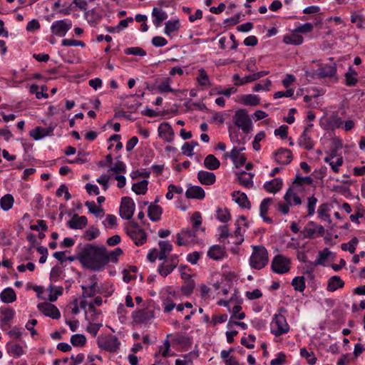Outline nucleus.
<instances>
[{
  "label": "nucleus",
  "mask_w": 365,
  "mask_h": 365,
  "mask_svg": "<svg viewBox=\"0 0 365 365\" xmlns=\"http://www.w3.org/2000/svg\"><path fill=\"white\" fill-rule=\"evenodd\" d=\"M343 125L341 118L337 114H332L326 119L325 130H335L341 128Z\"/></svg>",
  "instance_id": "393cba45"
},
{
  "label": "nucleus",
  "mask_w": 365,
  "mask_h": 365,
  "mask_svg": "<svg viewBox=\"0 0 365 365\" xmlns=\"http://www.w3.org/2000/svg\"><path fill=\"white\" fill-rule=\"evenodd\" d=\"M300 355L307 360L309 365H314L317 362V358L313 351H308L305 348L300 349Z\"/></svg>",
  "instance_id": "4d7b16f0"
},
{
  "label": "nucleus",
  "mask_w": 365,
  "mask_h": 365,
  "mask_svg": "<svg viewBox=\"0 0 365 365\" xmlns=\"http://www.w3.org/2000/svg\"><path fill=\"white\" fill-rule=\"evenodd\" d=\"M358 242H359L358 239L356 237H353L347 243L341 244V250L344 251H346V252L348 251L350 253L353 254L355 252Z\"/></svg>",
  "instance_id": "13d9d810"
},
{
  "label": "nucleus",
  "mask_w": 365,
  "mask_h": 365,
  "mask_svg": "<svg viewBox=\"0 0 365 365\" xmlns=\"http://www.w3.org/2000/svg\"><path fill=\"white\" fill-rule=\"evenodd\" d=\"M324 160L330 165L331 170L335 173L339 172L340 168L344 163V159L341 156H337L336 159H332V157H325Z\"/></svg>",
  "instance_id": "e433bc0d"
},
{
  "label": "nucleus",
  "mask_w": 365,
  "mask_h": 365,
  "mask_svg": "<svg viewBox=\"0 0 365 365\" xmlns=\"http://www.w3.org/2000/svg\"><path fill=\"white\" fill-rule=\"evenodd\" d=\"M324 232L323 226L313 222H309L302 231L304 238H312L315 235H322Z\"/></svg>",
  "instance_id": "4468645a"
},
{
  "label": "nucleus",
  "mask_w": 365,
  "mask_h": 365,
  "mask_svg": "<svg viewBox=\"0 0 365 365\" xmlns=\"http://www.w3.org/2000/svg\"><path fill=\"white\" fill-rule=\"evenodd\" d=\"M197 179L202 185H211L215 183L216 177L213 173L200 170L197 173Z\"/></svg>",
  "instance_id": "c85d7f7f"
},
{
  "label": "nucleus",
  "mask_w": 365,
  "mask_h": 365,
  "mask_svg": "<svg viewBox=\"0 0 365 365\" xmlns=\"http://www.w3.org/2000/svg\"><path fill=\"white\" fill-rule=\"evenodd\" d=\"M1 300L6 304H10L16 300V294L12 288L4 289L0 294Z\"/></svg>",
  "instance_id": "4c0bfd02"
},
{
  "label": "nucleus",
  "mask_w": 365,
  "mask_h": 365,
  "mask_svg": "<svg viewBox=\"0 0 365 365\" xmlns=\"http://www.w3.org/2000/svg\"><path fill=\"white\" fill-rule=\"evenodd\" d=\"M274 160L278 164L288 165L292 160V154L290 150L279 148L274 153Z\"/></svg>",
  "instance_id": "a211bd4d"
},
{
  "label": "nucleus",
  "mask_w": 365,
  "mask_h": 365,
  "mask_svg": "<svg viewBox=\"0 0 365 365\" xmlns=\"http://www.w3.org/2000/svg\"><path fill=\"white\" fill-rule=\"evenodd\" d=\"M162 212V207L158 205L151 204L148 207V215L152 221L156 222L160 220Z\"/></svg>",
  "instance_id": "58836bf2"
},
{
  "label": "nucleus",
  "mask_w": 365,
  "mask_h": 365,
  "mask_svg": "<svg viewBox=\"0 0 365 365\" xmlns=\"http://www.w3.org/2000/svg\"><path fill=\"white\" fill-rule=\"evenodd\" d=\"M216 218L222 222H227L230 220V214L227 208L217 207L216 210Z\"/></svg>",
  "instance_id": "864d4df0"
},
{
  "label": "nucleus",
  "mask_w": 365,
  "mask_h": 365,
  "mask_svg": "<svg viewBox=\"0 0 365 365\" xmlns=\"http://www.w3.org/2000/svg\"><path fill=\"white\" fill-rule=\"evenodd\" d=\"M336 73V68L334 65H324L319 69V75L322 77H332Z\"/></svg>",
  "instance_id": "09e8293b"
},
{
  "label": "nucleus",
  "mask_w": 365,
  "mask_h": 365,
  "mask_svg": "<svg viewBox=\"0 0 365 365\" xmlns=\"http://www.w3.org/2000/svg\"><path fill=\"white\" fill-rule=\"evenodd\" d=\"M6 349L7 354L14 358H19L24 354L23 347L20 344L13 341H9L6 344Z\"/></svg>",
  "instance_id": "b1692460"
},
{
  "label": "nucleus",
  "mask_w": 365,
  "mask_h": 365,
  "mask_svg": "<svg viewBox=\"0 0 365 365\" xmlns=\"http://www.w3.org/2000/svg\"><path fill=\"white\" fill-rule=\"evenodd\" d=\"M152 16L153 18V23L156 28L161 26L163 21L166 20L168 17L167 13L162 9L154 7L152 11Z\"/></svg>",
  "instance_id": "5701e85b"
},
{
  "label": "nucleus",
  "mask_w": 365,
  "mask_h": 365,
  "mask_svg": "<svg viewBox=\"0 0 365 365\" xmlns=\"http://www.w3.org/2000/svg\"><path fill=\"white\" fill-rule=\"evenodd\" d=\"M318 202V200L316 197L314 195L309 197L307 198V216L312 217L315 213V207L317 205V203Z\"/></svg>",
  "instance_id": "bf43d9fd"
},
{
  "label": "nucleus",
  "mask_w": 365,
  "mask_h": 365,
  "mask_svg": "<svg viewBox=\"0 0 365 365\" xmlns=\"http://www.w3.org/2000/svg\"><path fill=\"white\" fill-rule=\"evenodd\" d=\"M237 180L240 182V185L242 186L250 188L253 187V177L254 175L251 173H247V172H241L237 173Z\"/></svg>",
  "instance_id": "473e14b6"
},
{
  "label": "nucleus",
  "mask_w": 365,
  "mask_h": 365,
  "mask_svg": "<svg viewBox=\"0 0 365 365\" xmlns=\"http://www.w3.org/2000/svg\"><path fill=\"white\" fill-rule=\"evenodd\" d=\"M47 291L49 292V295L48 297V300L53 302H56L58 297L63 294V287H56L53 284H50L47 289Z\"/></svg>",
  "instance_id": "a18cd8bd"
},
{
  "label": "nucleus",
  "mask_w": 365,
  "mask_h": 365,
  "mask_svg": "<svg viewBox=\"0 0 365 365\" xmlns=\"http://www.w3.org/2000/svg\"><path fill=\"white\" fill-rule=\"evenodd\" d=\"M78 259L83 267L92 270H100L106 264V248L88 245L79 254Z\"/></svg>",
  "instance_id": "f257e3e1"
},
{
  "label": "nucleus",
  "mask_w": 365,
  "mask_h": 365,
  "mask_svg": "<svg viewBox=\"0 0 365 365\" xmlns=\"http://www.w3.org/2000/svg\"><path fill=\"white\" fill-rule=\"evenodd\" d=\"M53 130V128L36 127L30 131V135L35 140H40L46 136L50 135Z\"/></svg>",
  "instance_id": "72a5a7b5"
},
{
  "label": "nucleus",
  "mask_w": 365,
  "mask_h": 365,
  "mask_svg": "<svg viewBox=\"0 0 365 365\" xmlns=\"http://www.w3.org/2000/svg\"><path fill=\"white\" fill-rule=\"evenodd\" d=\"M297 144L299 147L310 150L314 148V143L309 133H302L297 139Z\"/></svg>",
  "instance_id": "cd10ccee"
},
{
  "label": "nucleus",
  "mask_w": 365,
  "mask_h": 365,
  "mask_svg": "<svg viewBox=\"0 0 365 365\" xmlns=\"http://www.w3.org/2000/svg\"><path fill=\"white\" fill-rule=\"evenodd\" d=\"M71 27L72 22L69 19L55 21L51 26V31L55 36L63 37Z\"/></svg>",
  "instance_id": "9d476101"
},
{
  "label": "nucleus",
  "mask_w": 365,
  "mask_h": 365,
  "mask_svg": "<svg viewBox=\"0 0 365 365\" xmlns=\"http://www.w3.org/2000/svg\"><path fill=\"white\" fill-rule=\"evenodd\" d=\"M85 205L88 209V211L96 217H102L105 214L103 208L101 206H98L93 201H86Z\"/></svg>",
  "instance_id": "c03bdc74"
},
{
  "label": "nucleus",
  "mask_w": 365,
  "mask_h": 365,
  "mask_svg": "<svg viewBox=\"0 0 365 365\" xmlns=\"http://www.w3.org/2000/svg\"><path fill=\"white\" fill-rule=\"evenodd\" d=\"M99 229L92 226L85 231L84 238L87 241H91L97 238L99 236Z\"/></svg>",
  "instance_id": "052dcab7"
},
{
  "label": "nucleus",
  "mask_w": 365,
  "mask_h": 365,
  "mask_svg": "<svg viewBox=\"0 0 365 365\" xmlns=\"http://www.w3.org/2000/svg\"><path fill=\"white\" fill-rule=\"evenodd\" d=\"M154 317L153 311L148 309H143L136 312L134 314L133 318L136 322L146 323Z\"/></svg>",
  "instance_id": "2f4dec72"
},
{
  "label": "nucleus",
  "mask_w": 365,
  "mask_h": 365,
  "mask_svg": "<svg viewBox=\"0 0 365 365\" xmlns=\"http://www.w3.org/2000/svg\"><path fill=\"white\" fill-rule=\"evenodd\" d=\"M88 223V219L86 216H78L75 214L72 218L67 222L68 226L73 230H82Z\"/></svg>",
  "instance_id": "aec40b11"
},
{
  "label": "nucleus",
  "mask_w": 365,
  "mask_h": 365,
  "mask_svg": "<svg viewBox=\"0 0 365 365\" xmlns=\"http://www.w3.org/2000/svg\"><path fill=\"white\" fill-rule=\"evenodd\" d=\"M294 186L289 187L284 195V199L290 206L302 204V200L295 191Z\"/></svg>",
  "instance_id": "412c9836"
},
{
  "label": "nucleus",
  "mask_w": 365,
  "mask_h": 365,
  "mask_svg": "<svg viewBox=\"0 0 365 365\" xmlns=\"http://www.w3.org/2000/svg\"><path fill=\"white\" fill-rule=\"evenodd\" d=\"M122 253L123 250L120 247H117L110 252H108L106 250V257L107 258L106 264H108L109 262H116L118 257L121 255Z\"/></svg>",
  "instance_id": "e2e57ef3"
},
{
  "label": "nucleus",
  "mask_w": 365,
  "mask_h": 365,
  "mask_svg": "<svg viewBox=\"0 0 365 365\" xmlns=\"http://www.w3.org/2000/svg\"><path fill=\"white\" fill-rule=\"evenodd\" d=\"M162 306L165 313H169L175 307L176 304L170 296H168L162 301Z\"/></svg>",
  "instance_id": "69168bd1"
},
{
  "label": "nucleus",
  "mask_w": 365,
  "mask_h": 365,
  "mask_svg": "<svg viewBox=\"0 0 365 365\" xmlns=\"http://www.w3.org/2000/svg\"><path fill=\"white\" fill-rule=\"evenodd\" d=\"M191 221L192 222L193 230L196 232L205 230L203 228H200V225H202V215L200 212H195L191 217Z\"/></svg>",
  "instance_id": "6e6d98bb"
},
{
  "label": "nucleus",
  "mask_w": 365,
  "mask_h": 365,
  "mask_svg": "<svg viewBox=\"0 0 365 365\" xmlns=\"http://www.w3.org/2000/svg\"><path fill=\"white\" fill-rule=\"evenodd\" d=\"M240 132L236 128H229V136L231 142L236 144L233 146L230 152H225L222 158L224 159L230 158L236 168L242 166L246 162V156L242 152L245 150L244 139L240 138Z\"/></svg>",
  "instance_id": "f03ea898"
},
{
  "label": "nucleus",
  "mask_w": 365,
  "mask_h": 365,
  "mask_svg": "<svg viewBox=\"0 0 365 365\" xmlns=\"http://www.w3.org/2000/svg\"><path fill=\"white\" fill-rule=\"evenodd\" d=\"M313 182V180L309 177H301L298 175H296L294 181H293V185L295 188H297V187H300L301 185L305 184V185H311Z\"/></svg>",
  "instance_id": "680f3d73"
},
{
  "label": "nucleus",
  "mask_w": 365,
  "mask_h": 365,
  "mask_svg": "<svg viewBox=\"0 0 365 365\" xmlns=\"http://www.w3.org/2000/svg\"><path fill=\"white\" fill-rule=\"evenodd\" d=\"M272 200L271 198H265L264 199L259 206V213L260 216L263 218L264 221L267 222H271V218L267 217V214L269 210V207L272 203Z\"/></svg>",
  "instance_id": "79ce46f5"
},
{
  "label": "nucleus",
  "mask_w": 365,
  "mask_h": 365,
  "mask_svg": "<svg viewBox=\"0 0 365 365\" xmlns=\"http://www.w3.org/2000/svg\"><path fill=\"white\" fill-rule=\"evenodd\" d=\"M171 82L170 78H165L156 86V91L162 94L170 92L176 95L178 91L171 88Z\"/></svg>",
  "instance_id": "bb28decb"
},
{
  "label": "nucleus",
  "mask_w": 365,
  "mask_h": 365,
  "mask_svg": "<svg viewBox=\"0 0 365 365\" xmlns=\"http://www.w3.org/2000/svg\"><path fill=\"white\" fill-rule=\"evenodd\" d=\"M231 312L232 316L230 317L235 319L242 320L245 318V314L242 312V307L240 305L234 306Z\"/></svg>",
  "instance_id": "774afa93"
},
{
  "label": "nucleus",
  "mask_w": 365,
  "mask_h": 365,
  "mask_svg": "<svg viewBox=\"0 0 365 365\" xmlns=\"http://www.w3.org/2000/svg\"><path fill=\"white\" fill-rule=\"evenodd\" d=\"M259 97L254 94H247L240 96V103L245 106H255L259 104Z\"/></svg>",
  "instance_id": "ea45409f"
},
{
  "label": "nucleus",
  "mask_w": 365,
  "mask_h": 365,
  "mask_svg": "<svg viewBox=\"0 0 365 365\" xmlns=\"http://www.w3.org/2000/svg\"><path fill=\"white\" fill-rule=\"evenodd\" d=\"M204 166L208 170H216L220 166V162L215 155L210 154L204 160Z\"/></svg>",
  "instance_id": "37998d69"
},
{
  "label": "nucleus",
  "mask_w": 365,
  "mask_h": 365,
  "mask_svg": "<svg viewBox=\"0 0 365 365\" xmlns=\"http://www.w3.org/2000/svg\"><path fill=\"white\" fill-rule=\"evenodd\" d=\"M97 344L100 349L109 352L117 351L120 346L118 338L111 334L99 336L97 338Z\"/></svg>",
  "instance_id": "0eeeda50"
},
{
  "label": "nucleus",
  "mask_w": 365,
  "mask_h": 365,
  "mask_svg": "<svg viewBox=\"0 0 365 365\" xmlns=\"http://www.w3.org/2000/svg\"><path fill=\"white\" fill-rule=\"evenodd\" d=\"M331 252L329 248H324L323 250L319 251L318 256L314 262H309L311 265H322L324 262L328 259Z\"/></svg>",
  "instance_id": "8fccbe9b"
},
{
  "label": "nucleus",
  "mask_w": 365,
  "mask_h": 365,
  "mask_svg": "<svg viewBox=\"0 0 365 365\" xmlns=\"http://www.w3.org/2000/svg\"><path fill=\"white\" fill-rule=\"evenodd\" d=\"M226 256L225 247L218 245L211 246L207 251V257L213 260H220Z\"/></svg>",
  "instance_id": "4be33fe9"
},
{
  "label": "nucleus",
  "mask_w": 365,
  "mask_h": 365,
  "mask_svg": "<svg viewBox=\"0 0 365 365\" xmlns=\"http://www.w3.org/2000/svg\"><path fill=\"white\" fill-rule=\"evenodd\" d=\"M125 229L127 235L137 246L143 245L146 242L145 232L136 222H128Z\"/></svg>",
  "instance_id": "423d86ee"
},
{
  "label": "nucleus",
  "mask_w": 365,
  "mask_h": 365,
  "mask_svg": "<svg viewBox=\"0 0 365 365\" xmlns=\"http://www.w3.org/2000/svg\"><path fill=\"white\" fill-rule=\"evenodd\" d=\"M252 253L250 257V265L255 269L265 267L269 261L268 252L263 246H252Z\"/></svg>",
  "instance_id": "20e7f679"
},
{
  "label": "nucleus",
  "mask_w": 365,
  "mask_h": 365,
  "mask_svg": "<svg viewBox=\"0 0 365 365\" xmlns=\"http://www.w3.org/2000/svg\"><path fill=\"white\" fill-rule=\"evenodd\" d=\"M284 308H281L278 313L273 315L270 324V333L276 337H279L289 332L291 328L282 312H285Z\"/></svg>",
  "instance_id": "7ed1b4c3"
},
{
  "label": "nucleus",
  "mask_w": 365,
  "mask_h": 365,
  "mask_svg": "<svg viewBox=\"0 0 365 365\" xmlns=\"http://www.w3.org/2000/svg\"><path fill=\"white\" fill-rule=\"evenodd\" d=\"M135 205L133 200L128 197H124L121 200L120 206V215L125 220H130L134 214Z\"/></svg>",
  "instance_id": "9b49d317"
},
{
  "label": "nucleus",
  "mask_w": 365,
  "mask_h": 365,
  "mask_svg": "<svg viewBox=\"0 0 365 365\" xmlns=\"http://www.w3.org/2000/svg\"><path fill=\"white\" fill-rule=\"evenodd\" d=\"M180 26L178 19L173 21H168L165 23L164 32L166 35L170 36L173 33L179 30Z\"/></svg>",
  "instance_id": "3c124183"
},
{
  "label": "nucleus",
  "mask_w": 365,
  "mask_h": 365,
  "mask_svg": "<svg viewBox=\"0 0 365 365\" xmlns=\"http://www.w3.org/2000/svg\"><path fill=\"white\" fill-rule=\"evenodd\" d=\"M232 122L236 128L245 134H248L252 130V121L245 109L237 110L232 116Z\"/></svg>",
  "instance_id": "39448f33"
},
{
  "label": "nucleus",
  "mask_w": 365,
  "mask_h": 365,
  "mask_svg": "<svg viewBox=\"0 0 365 365\" xmlns=\"http://www.w3.org/2000/svg\"><path fill=\"white\" fill-rule=\"evenodd\" d=\"M15 314L16 312L12 308L0 309V328L3 331H6L11 327Z\"/></svg>",
  "instance_id": "f8f14e48"
},
{
  "label": "nucleus",
  "mask_w": 365,
  "mask_h": 365,
  "mask_svg": "<svg viewBox=\"0 0 365 365\" xmlns=\"http://www.w3.org/2000/svg\"><path fill=\"white\" fill-rule=\"evenodd\" d=\"M105 228L111 229L117 225V217L111 214L107 215L106 219L102 222Z\"/></svg>",
  "instance_id": "338daca9"
},
{
  "label": "nucleus",
  "mask_w": 365,
  "mask_h": 365,
  "mask_svg": "<svg viewBox=\"0 0 365 365\" xmlns=\"http://www.w3.org/2000/svg\"><path fill=\"white\" fill-rule=\"evenodd\" d=\"M282 185V180L279 178H276L270 181L266 182L263 187L267 192L274 194L281 190Z\"/></svg>",
  "instance_id": "a878e982"
},
{
  "label": "nucleus",
  "mask_w": 365,
  "mask_h": 365,
  "mask_svg": "<svg viewBox=\"0 0 365 365\" xmlns=\"http://www.w3.org/2000/svg\"><path fill=\"white\" fill-rule=\"evenodd\" d=\"M197 84L201 87V89L204 90L211 86L212 83L207 76L206 71L204 69H200L198 71V76L196 78Z\"/></svg>",
  "instance_id": "c9c22d12"
},
{
  "label": "nucleus",
  "mask_w": 365,
  "mask_h": 365,
  "mask_svg": "<svg viewBox=\"0 0 365 365\" xmlns=\"http://www.w3.org/2000/svg\"><path fill=\"white\" fill-rule=\"evenodd\" d=\"M358 73L352 68L349 67V71L345 73V84L347 86H354L358 82L357 78Z\"/></svg>",
  "instance_id": "de8ad7c7"
},
{
  "label": "nucleus",
  "mask_w": 365,
  "mask_h": 365,
  "mask_svg": "<svg viewBox=\"0 0 365 365\" xmlns=\"http://www.w3.org/2000/svg\"><path fill=\"white\" fill-rule=\"evenodd\" d=\"M196 231L184 229L177 234L176 243L179 246H185L195 242Z\"/></svg>",
  "instance_id": "ddd939ff"
},
{
  "label": "nucleus",
  "mask_w": 365,
  "mask_h": 365,
  "mask_svg": "<svg viewBox=\"0 0 365 365\" xmlns=\"http://www.w3.org/2000/svg\"><path fill=\"white\" fill-rule=\"evenodd\" d=\"M178 257L176 255H171L168 260L163 262L158 267V273L163 277H166L178 265Z\"/></svg>",
  "instance_id": "1a4fd4ad"
},
{
  "label": "nucleus",
  "mask_w": 365,
  "mask_h": 365,
  "mask_svg": "<svg viewBox=\"0 0 365 365\" xmlns=\"http://www.w3.org/2000/svg\"><path fill=\"white\" fill-rule=\"evenodd\" d=\"M331 205L328 202L321 204L317 210L318 217L324 222L328 223L331 222V216L329 212L331 210Z\"/></svg>",
  "instance_id": "c756f323"
},
{
  "label": "nucleus",
  "mask_w": 365,
  "mask_h": 365,
  "mask_svg": "<svg viewBox=\"0 0 365 365\" xmlns=\"http://www.w3.org/2000/svg\"><path fill=\"white\" fill-rule=\"evenodd\" d=\"M304 41V38L302 35L296 32V30L290 34L284 36L283 42L288 45L299 46L301 45Z\"/></svg>",
  "instance_id": "7c9ffc66"
},
{
  "label": "nucleus",
  "mask_w": 365,
  "mask_h": 365,
  "mask_svg": "<svg viewBox=\"0 0 365 365\" xmlns=\"http://www.w3.org/2000/svg\"><path fill=\"white\" fill-rule=\"evenodd\" d=\"M185 196L189 199H195L202 200L205 197V190L200 186L190 185L185 192Z\"/></svg>",
  "instance_id": "6ab92c4d"
},
{
  "label": "nucleus",
  "mask_w": 365,
  "mask_h": 365,
  "mask_svg": "<svg viewBox=\"0 0 365 365\" xmlns=\"http://www.w3.org/2000/svg\"><path fill=\"white\" fill-rule=\"evenodd\" d=\"M158 132V136L165 142L170 143L174 140L175 133L173 129L167 122H163L160 124Z\"/></svg>",
  "instance_id": "f3484780"
},
{
  "label": "nucleus",
  "mask_w": 365,
  "mask_h": 365,
  "mask_svg": "<svg viewBox=\"0 0 365 365\" xmlns=\"http://www.w3.org/2000/svg\"><path fill=\"white\" fill-rule=\"evenodd\" d=\"M14 203V198L12 195L6 194L0 199V206L4 211L11 210Z\"/></svg>",
  "instance_id": "49530a36"
},
{
  "label": "nucleus",
  "mask_w": 365,
  "mask_h": 365,
  "mask_svg": "<svg viewBox=\"0 0 365 365\" xmlns=\"http://www.w3.org/2000/svg\"><path fill=\"white\" fill-rule=\"evenodd\" d=\"M292 285L296 291L303 292L306 288L304 277H295L292 281Z\"/></svg>",
  "instance_id": "5fc2aeb1"
},
{
  "label": "nucleus",
  "mask_w": 365,
  "mask_h": 365,
  "mask_svg": "<svg viewBox=\"0 0 365 365\" xmlns=\"http://www.w3.org/2000/svg\"><path fill=\"white\" fill-rule=\"evenodd\" d=\"M148 181L142 180L133 184L132 190L137 195H144L148 190Z\"/></svg>",
  "instance_id": "603ef678"
},
{
  "label": "nucleus",
  "mask_w": 365,
  "mask_h": 365,
  "mask_svg": "<svg viewBox=\"0 0 365 365\" xmlns=\"http://www.w3.org/2000/svg\"><path fill=\"white\" fill-rule=\"evenodd\" d=\"M86 338L83 334H76L71 337V343L74 346L82 347L86 344Z\"/></svg>",
  "instance_id": "0e129e2a"
},
{
  "label": "nucleus",
  "mask_w": 365,
  "mask_h": 365,
  "mask_svg": "<svg viewBox=\"0 0 365 365\" xmlns=\"http://www.w3.org/2000/svg\"><path fill=\"white\" fill-rule=\"evenodd\" d=\"M344 286V282L340 278V277L334 275L328 279L327 290L328 292H333L338 289L343 288Z\"/></svg>",
  "instance_id": "f704fd0d"
},
{
  "label": "nucleus",
  "mask_w": 365,
  "mask_h": 365,
  "mask_svg": "<svg viewBox=\"0 0 365 365\" xmlns=\"http://www.w3.org/2000/svg\"><path fill=\"white\" fill-rule=\"evenodd\" d=\"M271 268L277 274L287 273L291 269V259L283 255H277L272 261Z\"/></svg>",
  "instance_id": "6e6552de"
},
{
  "label": "nucleus",
  "mask_w": 365,
  "mask_h": 365,
  "mask_svg": "<svg viewBox=\"0 0 365 365\" xmlns=\"http://www.w3.org/2000/svg\"><path fill=\"white\" fill-rule=\"evenodd\" d=\"M232 196L233 200H235L240 207L247 208L250 206V202L247 195L244 192L235 191Z\"/></svg>",
  "instance_id": "a19ab883"
},
{
  "label": "nucleus",
  "mask_w": 365,
  "mask_h": 365,
  "mask_svg": "<svg viewBox=\"0 0 365 365\" xmlns=\"http://www.w3.org/2000/svg\"><path fill=\"white\" fill-rule=\"evenodd\" d=\"M37 308L40 312L52 319H58L61 317V313L55 305L49 302L39 303L37 305Z\"/></svg>",
  "instance_id": "2eb2a0df"
},
{
  "label": "nucleus",
  "mask_w": 365,
  "mask_h": 365,
  "mask_svg": "<svg viewBox=\"0 0 365 365\" xmlns=\"http://www.w3.org/2000/svg\"><path fill=\"white\" fill-rule=\"evenodd\" d=\"M235 237L236 238L235 244H241L244 241V232L247 227V220L243 215L240 216L235 223Z\"/></svg>",
  "instance_id": "dca6fc26"
}]
</instances>
